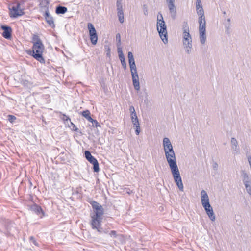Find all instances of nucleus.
Returning a JSON list of instances; mask_svg holds the SVG:
<instances>
[{"mask_svg":"<svg viewBox=\"0 0 251 251\" xmlns=\"http://www.w3.org/2000/svg\"><path fill=\"white\" fill-rule=\"evenodd\" d=\"M82 115L86 119L90 115V112L88 110H86L81 112Z\"/></svg>","mask_w":251,"mask_h":251,"instance_id":"c756f323","label":"nucleus"},{"mask_svg":"<svg viewBox=\"0 0 251 251\" xmlns=\"http://www.w3.org/2000/svg\"><path fill=\"white\" fill-rule=\"evenodd\" d=\"M206 22L203 24L199 25V33H200V40L201 44H205L206 40Z\"/></svg>","mask_w":251,"mask_h":251,"instance_id":"9d476101","label":"nucleus"},{"mask_svg":"<svg viewBox=\"0 0 251 251\" xmlns=\"http://www.w3.org/2000/svg\"><path fill=\"white\" fill-rule=\"evenodd\" d=\"M67 11V8L65 6L59 5L56 7L55 13L59 14H64Z\"/></svg>","mask_w":251,"mask_h":251,"instance_id":"aec40b11","label":"nucleus"},{"mask_svg":"<svg viewBox=\"0 0 251 251\" xmlns=\"http://www.w3.org/2000/svg\"><path fill=\"white\" fill-rule=\"evenodd\" d=\"M241 175L243 177V182L244 184L251 182V176L248 174L245 171H241Z\"/></svg>","mask_w":251,"mask_h":251,"instance_id":"6ab92c4d","label":"nucleus"},{"mask_svg":"<svg viewBox=\"0 0 251 251\" xmlns=\"http://www.w3.org/2000/svg\"><path fill=\"white\" fill-rule=\"evenodd\" d=\"M92 165H93V171L94 172H96V173L99 172L100 171V168H99V164L98 163V161L97 162L94 163L93 164H92Z\"/></svg>","mask_w":251,"mask_h":251,"instance_id":"a878e982","label":"nucleus"},{"mask_svg":"<svg viewBox=\"0 0 251 251\" xmlns=\"http://www.w3.org/2000/svg\"><path fill=\"white\" fill-rule=\"evenodd\" d=\"M182 29H183V31H189V26H188L187 22H183V25H182Z\"/></svg>","mask_w":251,"mask_h":251,"instance_id":"c85d7f7f","label":"nucleus"},{"mask_svg":"<svg viewBox=\"0 0 251 251\" xmlns=\"http://www.w3.org/2000/svg\"><path fill=\"white\" fill-rule=\"evenodd\" d=\"M71 124L72 126H73L72 130L75 131H76V132H78L79 129L76 127V126L75 124H74L72 122H71Z\"/></svg>","mask_w":251,"mask_h":251,"instance_id":"a19ab883","label":"nucleus"},{"mask_svg":"<svg viewBox=\"0 0 251 251\" xmlns=\"http://www.w3.org/2000/svg\"><path fill=\"white\" fill-rule=\"evenodd\" d=\"M201 198L202 205L207 216L212 221H214L216 219V217L213 208L210 204L208 196L205 190H202L201 192Z\"/></svg>","mask_w":251,"mask_h":251,"instance_id":"f03ea898","label":"nucleus"},{"mask_svg":"<svg viewBox=\"0 0 251 251\" xmlns=\"http://www.w3.org/2000/svg\"><path fill=\"white\" fill-rule=\"evenodd\" d=\"M170 14L174 20L176 18V9L175 5V0H166Z\"/></svg>","mask_w":251,"mask_h":251,"instance_id":"1a4fd4ad","label":"nucleus"},{"mask_svg":"<svg viewBox=\"0 0 251 251\" xmlns=\"http://www.w3.org/2000/svg\"><path fill=\"white\" fill-rule=\"evenodd\" d=\"M117 15L118 16V19H119V22L121 23H123L124 22V15L123 10V11H118Z\"/></svg>","mask_w":251,"mask_h":251,"instance_id":"b1692460","label":"nucleus"},{"mask_svg":"<svg viewBox=\"0 0 251 251\" xmlns=\"http://www.w3.org/2000/svg\"><path fill=\"white\" fill-rule=\"evenodd\" d=\"M9 16L11 18H16L24 14L23 9L21 8L20 4L16 3L9 7Z\"/></svg>","mask_w":251,"mask_h":251,"instance_id":"423d86ee","label":"nucleus"},{"mask_svg":"<svg viewBox=\"0 0 251 251\" xmlns=\"http://www.w3.org/2000/svg\"><path fill=\"white\" fill-rule=\"evenodd\" d=\"M49 0H40L39 6L40 8L44 9L45 11H49Z\"/></svg>","mask_w":251,"mask_h":251,"instance_id":"a211bd4d","label":"nucleus"},{"mask_svg":"<svg viewBox=\"0 0 251 251\" xmlns=\"http://www.w3.org/2000/svg\"><path fill=\"white\" fill-rule=\"evenodd\" d=\"M45 20L48 24L52 28L55 26L53 17L50 14L49 11H45L44 15Z\"/></svg>","mask_w":251,"mask_h":251,"instance_id":"2eb2a0df","label":"nucleus"},{"mask_svg":"<svg viewBox=\"0 0 251 251\" xmlns=\"http://www.w3.org/2000/svg\"><path fill=\"white\" fill-rule=\"evenodd\" d=\"M86 119L92 123H93V121H94V119H92L90 115L87 117Z\"/></svg>","mask_w":251,"mask_h":251,"instance_id":"09e8293b","label":"nucleus"},{"mask_svg":"<svg viewBox=\"0 0 251 251\" xmlns=\"http://www.w3.org/2000/svg\"><path fill=\"white\" fill-rule=\"evenodd\" d=\"M122 0H117L116 2L117 10L123 11Z\"/></svg>","mask_w":251,"mask_h":251,"instance_id":"393cba45","label":"nucleus"},{"mask_svg":"<svg viewBox=\"0 0 251 251\" xmlns=\"http://www.w3.org/2000/svg\"><path fill=\"white\" fill-rule=\"evenodd\" d=\"M223 14H226V12L225 11L223 12Z\"/></svg>","mask_w":251,"mask_h":251,"instance_id":"052dcab7","label":"nucleus"},{"mask_svg":"<svg viewBox=\"0 0 251 251\" xmlns=\"http://www.w3.org/2000/svg\"><path fill=\"white\" fill-rule=\"evenodd\" d=\"M85 157L87 160L88 158H91L93 155L89 151H85L84 152Z\"/></svg>","mask_w":251,"mask_h":251,"instance_id":"72a5a7b5","label":"nucleus"},{"mask_svg":"<svg viewBox=\"0 0 251 251\" xmlns=\"http://www.w3.org/2000/svg\"><path fill=\"white\" fill-rule=\"evenodd\" d=\"M164 152H165V154L175 153L173 146L171 145V147L170 148L167 149V150H166V151H164Z\"/></svg>","mask_w":251,"mask_h":251,"instance_id":"2f4dec72","label":"nucleus"},{"mask_svg":"<svg viewBox=\"0 0 251 251\" xmlns=\"http://www.w3.org/2000/svg\"><path fill=\"white\" fill-rule=\"evenodd\" d=\"M129 111H130V114L136 112L135 108L132 105H131L129 107Z\"/></svg>","mask_w":251,"mask_h":251,"instance_id":"a18cd8bd","label":"nucleus"},{"mask_svg":"<svg viewBox=\"0 0 251 251\" xmlns=\"http://www.w3.org/2000/svg\"><path fill=\"white\" fill-rule=\"evenodd\" d=\"M91 225L92 228L95 229L96 228H100V226H101V223L102 222V217H97L91 216Z\"/></svg>","mask_w":251,"mask_h":251,"instance_id":"f8f14e48","label":"nucleus"},{"mask_svg":"<svg viewBox=\"0 0 251 251\" xmlns=\"http://www.w3.org/2000/svg\"><path fill=\"white\" fill-rule=\"evenodd\" d=\"M1 29L3 31L2 33V36L6 39H10L12 38V28L10 26L5 25H2Z\"/></svg>","mask_w":251,"mask_h":251,"instance_id":"4468645a","label":"nucleus"},{"mask_svg":"<svg viewBox=\"0 0 251 251\" xmlns=\"http://www.w3.org/2000/svg\"><path fill=\"white\" fill-rule=\"evenodd\" d=\"M31 39H32V43H33V45H37V44H43L39 36L37 34H33Z\"/></svg>","mask_w":251,"mask_h":251,"instance_id":"5701e85b","label":"nucleus"},{"mask_svg":"<svg viewBox=\"0 0 251 251\" xmlns=\"http://www.w3.org/2000/svg\"><path fill=\"white\" fill-rule=\"evenodd\" d=\"M109 236L112 238H116L117 237V232L115 230H111L108 233Z\"/></svg>","mask_w":251,"mask_h":251,"instance_id":"c9c22d12","label":"nucleus"},{"mask_svg":"<svg viewBox=\"0 0 251 251\" xmlns=\"http://www.w3.org/2000/svg\"><path fill=\"white\" fill-rule=\"evenodd\" d=\"M93 126L96 127H100V125L98 122L96 120H94L93 121V123H92Z\"/></svg>","mask_w":251,"mask_h":251,"instance_id":"58836bf2","label":"nucleus"},{"mask_svg":"<svg viewBox=\"0 0 251 251\" xmlns=\"http://www.w3.org/2000/svg\"><path fill=\"white\" fill-rule=\"evenodd\" d=\"M22 84L24 86L28 87L30 84V82L28 80H23V81H22Z\"/></svg>","mask_w":251,"mask_h":251,"instance_id":"ea45409f","label":"nucleus"},{"mask_svg":"<svg viewBox=\"0 0 251 251\" xmlns=\"http://www.w3.org/2000/svg\"><path fill=\"white\" fill-rule=\"evenodd\" d=\"M131 121L134 126L140 125L138 118H135L133 119H131Z\"/></svg>","mask_w":251,"mask_h":251,"instance_id":"7c9ffc66","label":"nucleus"},{"mask_svg":"<svg viewBox=\"0 0 251 251\" xmlns=\"http://www.w3.org/2000/svg\"><path fill=\"white\" fill-rule=\"evenodd\" d=\"M88 202L91 205L95 212L92 216L102 217L104 214V209L102 206L99 203L93 200L89 201Z\"/></svg>","mask_w":251,"mask_h":251,"instance_id":"0eeeda50","label":"nucleus"},{"mask_svg":"<svg viewBox=\"0 0 251 251\" xmlns=\"http://www.w3.org/2000/svg\"><path fill=\"white\" fill-rule=\"evenodd\" d=\"M157 30L159 35L164 44L168 43L167 26L160 12L158 13L157 19Z\"/></svg>","mask_w":251,"mask_h":251,"instance_id":"7ed1b4c3","label":"nucleus"},{"mask_svg":"<svg viewBox=\"0 0 251 251\" xmlns=\"http://www.w3.org/2000/svg\"><path fill=\"white\" fill-rule=\"evenodd\" d=\"M106 54H107V56H109V55H110V53H107Z\"/></svg>","mask_w":251,"mask_h":251,"instance_id":"bf43d9fd","label":"nucleus"},{"mask_svg":"<svg viewBox=\"0 0 251 251\" xmlns=\"http://www.w3.org/2000/svg\"><path fill=\"white\" fill-rule=\"evenodd\" d=\"M63 116H64V118H63V120L65 122H68V121H69L70 122H71L70 118L68 116H67L65 114H63Z\"/></svg>","mask_w":251,"mask_h":251,"instance_id":"c03bdc74","label":"nucleus"},{"mask_svg":"<svg viewBox=\"0 0 251 251\" xmlns=\"http://www.w3.org/2000/svg\"><path fill=\"white\" fill-rule=\"evenodd\" d=\"M227 22H228V24H230V18H228V19H227Z\"/></svg>","mask_w":251,"mask_h":251,"instance_id":"13d9d810","label":"nucleus"},{"mask_svg":"<svg viewBox=\"0 0 251 251\" xmlns=\"http://www.w3.org/2000/svg\"><path fill=\"white\" fill-rule=\"evenodd\" d=\"M143 10H144V14L145 15H147L148 13V9H147V7L145 6V5L144 6V8H143Z\"/></svg>","mask_w":251,"mask_h":251,"instance_id":"de8ad7c7","label":"nucleus"},{"mask_svg":"<svg viewBox=\"0 0 251 251\" xmlns=\"http://www.w3.org/2000/svg\"><path fill=\"white\" fill-rule=\"evenodd\" d=\"M30 241H31L33 242V243L34 245H36V241H35V239H34V237H31L30 238Z\"/></svg>","mask_w":251,"mask_h":251,"instance_id":"864d4df0","label":"nucleus"},{"mask_svg":"<svg viewBox=\"0 0 251 251\" xmlns=\"http://www.w3.org/2000/svg\"><path fill=\"white\" fill-rule=\"evenodd\" d=\"M28 206L29 207V209L36 215L40 216L41 217L44 215V212L42 208L39 205L33 203L31 205H28Z\"/></svg>","mask_w":251,"mask_h":251,"instance_id":"ddd939ff","label":"nucleus"},{"mask_svg":"<svg viewBox=\"0 0 251 251\" xmlns=\"http://www.w3.org/2000/svg\"><path fill=\"white\" fill-rule=\"evenodd\" d=\"M116 38L117 40H118L119 43H120L121 42V37H120V34L119 33H117L116 35Z\"/></svg>","mask_w":251,"mask_h":251,"instance_id":"8fccbe9b","label":"nucleus"},{"mask_svg":"<svg viewBox=\"0 0 251 251\" xmlns=\"http://www.w3.org/2000/svg\"><path fill=\"white\" fill-rule=\"evenodd\" d=\"M190 37H191V36L189 33V31H183V38Z\"/></svg>","mask_w":251,"mask_h":251,"instance_id":"4c0bfd02","label":"nucleus"},{"mask_svg":"<svg viewBox=\"0 0 251 251\" xmlns=\"http://www.w3.org/2000/svg\"><path fill=\"white\" fill-rule=\"evenodd\" d=\"M136 129H135V133L137 135H139L140 132V125L135 126Z\"/></svg>","mask_w":251,"mask_h":251,"instance_id":"79ce46f5","label":"nucleus"},{"mask_svg":"<svg viewBox=\"0 0 251 251\" xmlns=\"http://www.w3.org/2000/svg\"><path fill=\"white\" fill-rule=\"evenodd\" d=\"M87 26L89 32L90 39L92 44L95 45L97 44L98 41V35L96 30L93 25L91 23H88Z\"/></svg>","mask_w":251,"mask_h":251,"instance_id":"6e6552de","label":"nucleus"},{"mask_svg":"<svg viewBox=\"0 0 251 251\" xmlns=\"http://www.w3.org/2000/svg\"><path fill=\"white\" fill-rule=\"evenodd\" d=\"M196 11L203 8L201 0H196Z\"/></svg>","mask_w":251,"mask_h":251,"instance_id":"cd10ccee","label":"nucleus"},{"mask_svg":"<svg viewBox=\"0 0 251 251\" xmlns=\"http://www.w3.org/2000/svg\"><path fill=\"white\" fill-rule=\"evenodd\" d=\"M212 167L214 170L217 171L218 168V164H217V163L216 162H213L212 164Z\"/></svg>","mask_w":251,"mask_h":251,"instance_id":"37998d69","label":"nucleus"},{"mask_svg":"<svg viewBox=\"0 0 251 251\" xmlns=\"http://www.w3.org/2000/svg\"><path fill=\"white\" fill-rule=\"evenodd\" d=\"M95 157L92 156L91 158H89L87 159L89 162L92 161Z\"/></svg>","mask_w":251,"mask_h":251,"instance_id":"6e6d98bb","label":"nucleus"},{"mask_svg":"<svg viewBox=\"0 0 251 251\" xmlns=\"http://www.w3.org/2000/svg\"><path fill=\"white\" fill-rule=\"evenodd\" d=\"M197 13L198 15L199 16L198 20L199 25L203 24V23H204V22H206L203 8L197 10Z\"/></svg>","mask_w":251,"mask_h":251,"instance_id":"f3484780","label":"nucleus"},{"mask_svg":"<svg viewBox=\"0 0 251 251\" xmlns=\"http://www.w3.org/2000/svg\"><path fill=\"white\" fill-rule=\"evenodd\" d=\"M182 42L186 53L188 54H190L192 48V37L183 38Z\"/></svg>","mask_w":251,"mask_h":251,"instance_id":"9b49d317","label":"nucleus"},{"mask_svg":"<svg viewBox=\"0 0 251 251\" xmlns=\"http://www.w3.org/2000/svg\"><path fill=\"white\" fill-rule=\"evenodd\" d=\"M248 193L251 195V182L244 184Z\"/></svg>","mask_w":251,"mask_h":251,"instance_id":"bb28decb","label":"nucleus"},{"mask_svg":"<svg viewBox=\"0 0 251 251\" xmlns=\"http://www.w3.org/2000/svg\"><path fill=\"white\" fill-rule=\"evenodd\" d=\"M130 116H131V119H134L135 118H138L137 114H136V112L130 114Z\"/></svg>","mask_w":251,"mask_h":251,"instance_id":"49530a36","label":"nucleus"},{"mask_svg":"<svg viewBox=\"0 0 251 251\" xmlns=\"http://www.w3.org/2000/svg\"><path fill=\"white\" fill-rule=\"evenodd\" d=\"M128 59H129L130 58H134L132 53L130 51L128 52Z\"/></svg>","mask_w":251,"mask_h":251,"instance_id":"603ef678","label":"nucleus"},{"mask_svg":"<svg viewBox=\"0 0 251 251\" xmlns=\"http://www.w3.org/2000/svg\"><path fill=\"white\" fill-rule=\"evenodd\" d=\"M230 26H231V24H227L225 25V27L226 28V32L227 34H230Z\"/></svg>","mask_w":251,"mask_h":251,"instance_id":"e433bc0d","label":"nucleus"},{"mask_svg":"<svg viewBox=\"0 0 251 251\" xmlns=\"http://www.w3.org/2000/svg\"><path fill=\"white\" fill-rule=\"evenodd\" d=\"M128 62L130 69L133 85L135 90L138 91L140 90V83L139 80V76L134 58H130L128 59Z\"/></svg>","mask_w":251,"mask_h":251,"instance_id":"39448f33","label":"nucleus"},{"mask_svg":"<svg viewBox=\"0 0 251 251\" xmlns=\"http://www.w3.org/2000/svg\"><path fill=\"white\" fill-rule=\"evenodd\" d=\"M85 157L87 160L88 158H91L93 155L89 151H85L84 152Z\"/></svg>","mask_w":251,"mask_h":251,"instance_id":"473e14b6","label":"nucleus"},{"mask_svg":"<svg viewBox=\"0 0 251 251\" xmlns=\"http://www.w3.org/2000/svg\"><path fill=\"white\" fill-rule=\"evenodd\" d=\"M117 51L119 55V58L121 61L122 66L124 69H126V64L124 55L123 53L122 49L120 47L117 48Z\"/></svg>","mask_w":251,"mask_h":251,"instance_id":"dca6fc26","label":"nucleus"},{"mask_svg":"<svg viewBox=\"0 0 251 251\" xmlns=\"http://www.w3.org/2000/svg\"><path fill=\"white\" fill-rule=\"evenodd\" d=\"M231 142L233 150L236 152H238L239 151V147L238 145V142L237 140L235 138L232 137L231 139Z\"/></svg>","mask_w":251,"mask_h":251,"instance_id":"4be33fe9","label":"nucleus"},{"mask_svg":"<svg viewBox=\"0 0 251 251\" xmlns=\"http://www.w3.org/2000/svg\"><path fill=\"white\" fill-rule=\"evenodd\" d=\"M171 145H172L170 139L167 137H164L163 140V146L164 151H166L167 149L171 147Z\"/></svg>","mask_w":251,"mask_h":251,"instance_id":"412c9836","label":"nucleus"},{"mask_svg":"<svg viewBox=\"0 0 251 251\" xmlns=\"http://www.w3.org/2000/svg\"><path fill=\"white\" fill-rule=\"evenodd\" d=\"M16 119V117L14 115H9L8 116V120L10 123H13Z\"/></svg>","mask_w":251,"mask_h":251,"instance_id":"f704fd0d","label":"nucleus"},{"mask_svg":"<svg viewBox=\"0 0 251 251\" xmlns=\"http://www.w3.org/2000/svg\"><path fill=\"white\" fill-rule=\"evenodd\" d=\"M45 50L43 44L33 45L32 50H29L28 54L32 56L41 63H45V60L43 56V53Z\"/></svg>","mask_w":251,"mask_h":251,"instance_id":"20e7f679","label":"nucleus"},{"mask_svg":"<svg viewBox=\"0 0 251 251\" xmlns=\"http://www.w3.org/2000/svg\"><path fill=\"white\" fill-rule=\"evenodd\" d=\"M98 160L96 159V158H94L92 161L89 162L91 164H93L94 163L97 162Z\"/></svg>","mask_w":251,"mask_h":251,"instance_id":"5fc2aeb1","label":"nucleus"},{"mask_svg":"<svg viewBox=\"0 0 251 251\" xmlns=\"http://www.w3.org/2000/svg\"><path fill=\"white\" fill-rule=\"evenodd\" d=\"M165 157L170 168L174 181L181 191H183V185L177 165L175 153H166Z\"/></svg>","mask_w":251,"mask_h":251,"instance_id":"f257e3e1","label":"nucleus"},{"mask_svg":"<svg viewBox=\"0 0 251 251\" xmlns=\"http://www.w3.org/2000/svg\"><path fill=\"white\" fill-rule=\"evenodd\" d=\"M103 233H104L105 234H108L109 232L108 230H104Z\"/></svg>","mask_w":251,"mask_h":251,"instance_id":"4d7b16f0","label":"nucleus"},{"mask_svg":"<svg viewBox=\"0 0 251 251\" xmlns=\"http://www.w3.org/2000/svg\"><path fill=\"white\" fill-rule=\"evenodd\" d=\"M95 229H97V231L100 233H103V229L101 227V226H100V228H96Z\"/></svg>","mask_w":251,"mask_h":251,"instance_id":"3c124183","label":"nucleus"}]
</instances>
